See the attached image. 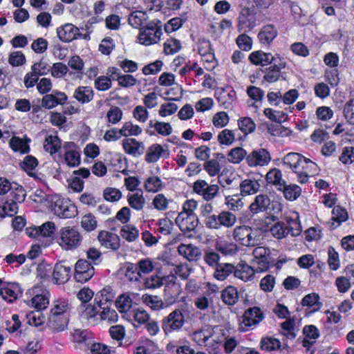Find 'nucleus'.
Instances as JSON below:
<instances>
[{"instance_id": "nucleus-1", "label": "nucleus", "mask_w": 354, "mask_h": 354, "mask_svg": "<svg viewBox=\"0 0 354 354\" xmlns=\"http://www.w3.org/2000/svg\"><path fill=\"white\" fill-rule=\"evenodd\" d=\"M261 232L257 228L247 225L237 226L234 229L233 238L235 241L245 247H255L261 243Z\"/></svg>"}, {"instance_id": "nucleus-2", "label": "nucleus", "mask_w": 354, "mask_h": 354, "mask_svg": "<svg viewBox=\"0 0 354 354\" xmlns=\"http://www.w3.org/2000/svg\"><path fill=\"white\" fill-rule=\"evenodd\" d=\"M82 239L77 229L64 227L59 230L57 242L64 250H74L81 245Z\"/></svg>"}, {"instance_id": "nucleus-3", "label": "nucleus", "mask_w": 354, "mask_h": 354, "mask_svg": "<svg viewBox=\"0 0 354 354\" xmlns=\"http://www.w3.org/2000/svg\"><path fill=\"white\" fill-rule=\"evenodd\" d=\"M161 22L159 20H153L140 29L138 37L140 44L149 46L158 43L162 34Z\"/></svg>"}, {"instance_id": "nucleus-4", "label": "nucleus", "mask_w": 354, "mask_h": 354, "mask_svg": "<svg viewBox=\"0 0 354 354\" xmlns=\"http://www.w3.org/2000/svg\"><path fill=\"white\" fill-rule=\"evenodd\" d=\"M185 323V315L180 309H175L161 321V328L166 336L179 332Z\"/></svg>"}, {"instance_id": "nucleus-5", "label": "nucleus", "mask_w": 354, "mask_h": 354, "mask_svg": "<svg viewBox=\"0 0 354 354\" xmlns=\"http://www.w3.org/2000/svg\"><path fill=\"white\" fill-rule=\"evenodd\" d=\"M264 317V314L260 308L257 306L249 308L245 310L242 317L240 330L245 332L255 328Z\"/></svg>"}, {"instance_id": "nucleus-6", "label": "nucleus", "mask_w": 354, "mask_h": 354, "mask_svg": "<svg viewBox=\"0 0 354 354\" xmlns=\"http://www.w3.org/2000/svg\"><path fill=\"white\" fill-rule=\"evenodd\" d=\"M71 308L70 304L66 300H58L55 302L53 308L51 309V315L49 318L51 327L57 330H64L67 325L68 321L66 318L62 321L61 324H57V317L68 312Z\"/></svg>"}, {"instance_id": "nucleus-7", "label": "nucleus", "mask_w": 354, "mask_h": 354, "mask_svg": "<svg viewBox=\"0 0 354 354\" xmlns=\"http://www.w3.org/2000/svg\"><path fill=\"white\" fill-rule=\"evenodd\" d=\"M270 160L269 151L263 148L254 149L246 156V162L251 167L268 165Z\"/></svg>"}, {"instance_id": "nucleus-8", "label": "nucleus", "mask_w": 354, "mask_h": 354, "mask_svg": "<svg viewBox=\"0 0 354 354\" xmlns=\"http://www.w3.org/2000/svg\"><path fill=\"white\" fill-rule=\"evenodd\" d=\"M194 192L207 201L212 200L218 192V187L216 185H208L204 180H198L194 183Z\"/></svg>"}, {"instance_id": "nucleus-9", "label": "nucleus", "mask_w": 354, "mask_h": 354, "mask_svg": "<svg viewBox=\"0 0 354 354\" xmlns=\"http://www.w3.org/2000/svg\"><path fill=\"white\" fill-rule=\"evenodd\" d=\"M94 274V268L86 260L80 259L75 268V279L77 281L84 283L89 280Z\"/></svg>"}, {"instance_id": "nucleus-10", "label": "nucleus", "mask_w": 354, "mask_h": 354, "mask_svg": "<svg viewBox=\"0 0 354 354\" xmlns=\"http://www.w3.org/2000/svg\"><path fill=\"white\" fill-rule=\"evenodd\" d=\"M176 223L182 232L185 233L190 232L198 226V218L196 214L180 212L176 218Z\"/></svg>"}, {"instance_id": "nucleus-11", "label": "nucleus", "mask_w": 354, "mask_h": 354, "mask_svg": "<svg viewBox=\"0 0 354 354\" xmlns=\"http://www.w3.org/2000/svg\"><path fill=\"white\" fill-rule=\"evenodd\" d=\"M52 207L55 214L60 218H72L77 212L74 205L60 198L53 202Z\"/></svg>"}, {"instance_id": "nucleus-12", "label": "nucleus", "mask_w": 354, "mask_h": 354, "mask_svg": "<svg viewBox=\"0 0 354 354\" xmlns=\"http://www.w3.org/2000/svg\"><path fill=\"white\" fill-rule=\"evenodd\" d=\"M236 222V216L229 211H222L216 215V221L211 225L210 230H218L221 226L225 227H232Z\"/></svg>"}, {"instance_id": "nucleus-13", "label": "nucleus", "mask_w": 354, "mask_h": 354, "mask_svg": "<svg viewBox=\"0 0 354 354\" xmlns=\"http://www.w3.org/2000/svg\"><path fill=\"white\" fill-rule=\"evenodd\" d=\"M68 100L67 95L60 91H54L52 94H46L41 100V105L46 109H53L57 104H64Z\"/></svg>"}, {"instance_id": "nucleus-14", "label": "nucleus", "mask_w": 354, "mask_h": 354, "mask_svg": "<svg viewBox=\"0 0 354 354\" xmlns=\"http://www.w3.org/2000/svg\"><path fill=\"white\" fill-rule=\"evenodd\" d=\"M250 61L255 65L266 66L272 64L277 59L281 60V57L274 56L270 53H264L261 50L252 52L249 56Z\"/></svg>"}, {"instance_id": "nucleus-15", "label": "nucleus", "mask_w": 354, "mask_h": 354, "mask_svg": "<svg viewBox=\"0 0 354 354\" xmlns=\"http://www.w3.org/2000/svg\"><path fill=\"white\" fill-rule=\"evenodd\" d=\"M234 276L243 281H252L255 274L254 268L246 263L240 262L234 266Z\"/></svg>"}, {"instance_id": "nucleus-16", "label": "nucleus", "mask_w": 354, "mask_h": 354, "mask_svg": "<svg viewBox=\"0 0 354 354\" xmlns=\"http://www.w3.org/2000/svg\"><path fill=\"white\" fill-rule=\"evenodd\" d=\"M21 295L22 292L17 283L3 285L0 288V296L9 303L15 301Z\"/></svg>"}, {"instance_id": "nucleus-17", "label": "nucleus", "mask_w": 354, "mask_h": 354, "mask_svg": "<svg viewBox=\"0 0 354 354\" xmlns=\"http://www.w3.org/2000/svg\"><path fill=\"white\" fill-rule=\"evenodd\" d=\"M178 252L189 261H197L201 257V250L192 244H180Z\"/></svg>"}, {"instance_id": "nucleus-18", "label": "nucleus", "mask_w": 354, "mask_h": 354, "mask_svg": "<svg viewBox=\"0 0 354 354\" xmlns=\"http://www.w3.org/2000/svg\"><path fill=\"white\" fill-rule=\"evenodd\" d=\"M97 239L101 245L106 248L115 250L120 246V238L114 233L107 231H102L99 233Z\"/></svg>"}, {"instance_id": "nucleus-19", "label": "nucleus", "mask_w": 354, "mask_h": 354, "mask_svg": "<svg viewBox=\"0 0 354 354\" xmlns=\"http://www.w3.org/2000/svg\"><path fill=\"white\" fill-rule=\"evenodd\" d=\"M272 66L266 68L263 80L269 83L275 82L281 76V70L286 67V63L277 59Z\"/></svg>"}, {"instance_id": "nucleus-20", "label": "nucleus", "mask_w": 354, "mask_h": 354, "mask_svg": "<svg viewBox=\"0 0 354 354\" xmlns=\"http://www.w3.org/2000/svg\"><path fill=\"white\" fill-rule=\"evenodd\" d=\"M79 29L71 24H66L57 30L59 39L64 42H70L79 35Z\"/></svg>"}, {"instance_id": "nucleus-21", "label": "nucleus", "mask_w": 354, "mask_h": 354, "mask_svg": "<svg viewBox=\"0 0 354 354\" xmlns=\"http://www.w3.org/2000/svg\"><path fill=\"white\" fill-rule=\"evenodd\" d=\"M122 145L125 152L133 156H139L145 151L143 143L137 141L134 138H127L124 140Z\"/></svg>"}, {"instance_id": "nucleus-22", "label": "nucleus", "mask_w": 354, "mask_h": 354, "mask_svg": "<svg viewBox=\"0 0 354 354\" xmlns=\"http://www.w3.org/2000/svg\"><path fill=\"white\" fill-rule=\"evenodd\" d=\"M71 268L62 263H56L54 268L53 278L57 284H64L70 279Z\"/></svg>"}, {"instance_id": "nucleus-23", "label": "nucleus", "mask_w": 354, "mask_h": 354, "mask_svg": "<svg viewBox=\"0 0 354 354\" xmlns=\"http://www.w3.org/2000/svg\"><path fill=\"white\" fill-rule=\"evenodd\" d=\"M304 158V157L299 153L290 152L284 156L283 163L293 171L297 172L301 169Z\"/></svg>"}, {"instance_id": "nucleus-24", "label": "nucleus", "mask_w": 354, "mask_h": 354, "mask_svg": "<svg viewBox=\"0 0 354 354\" xmlns=\"http://www.w3.org/2000/svg\"><path fill=\"white\" fill-rule=\"evenodd\" d=\"M94 92L91 87L80 86L74 91L73 97L82 104L88 103L93 100Z\"/></svg>"}, {"instance_id": "nucleus-25", "label": "nucleus", "mask_w": 354, "mask_h": 354, "mask_svg": "<svg viewBox=\"0 0 354 354\" xmlns=\"http://www.w3.org/2000/svg\"><path fill=\"white\" fill-rule=\"evenodd\" d=\"M277 189L281 191L284 197L291 201L296 200L301 195V189L298 185L293 184L286 185L285 182L279 185Z\"/></svg>"}, {"instance_id": "nucleus-26", "label": "nucleus", "mask_w": 354, "mask_h": 354, "mask_svg": "<svg viewBox=\"0 0 354 354\" xmlns=\"http://www.w3.org/2000/svg\"><path fill=\"white\" fill-rule=\"evenodd\" d=\"M180 287L176 283L166 286L164 290V303L165 306L174 304L180 295Z\"/></svg>"}, {"instance_id": "nucleus-27", "label": "nucleus", "mask_w": 354, "mask_h": 354, "mask_svg": "<svg viewBox=\"0 0 354 354\" xmlns=\"http://www.w3.org/2000/svg\"><path fill=\"white\" fill-rule=\"evenodd\" d=\"M270 200L267 195L259 194L257 196L254 201L251 203L250 209L252 214L266 211L269 207Z\"/></svg>"}, {"instance_id": "nucleus-28", "label": "nucleus", "mask_w": 354, "mask_h": 354, "mask_svg": "<svg viewBox=\"0 0 354 354\" xmlns=\"http://www.w3.org/2000/svg\"><path fill=\"white\" fill-rule=\"evenodd\" d=\"M101 307L99 304L95 302L93 305L82 304L80 306L79 310L81 313V316L86 319H95L96 316H99L100 313Z\"/></svg>"}, {"instance_id": "nucleus-29", "label": "nucleus", "mask_w": 354, "mask_h": 354, "mask_svg": "<svg viewBox=\"0 0 354 354\" xmlns=\"http://www.w3.org/2000/svg\"><path fill=\"white\" fill-rule=\"evenodd\" d=\"M201 217L205 227L210 229L212 224L216 221V215L214 213L213 206L209 203H205L200 207Z\"/></svg>"}, {"instance_id": "nucleus-30", "label": "nucleus", "mask_w": 354, "mask_h": 354, "mask_svg": "<svg viewBox=\"0 0 354 354\" xmlns=\"http://www.w3.org/2000/svg\"><path fill=\"white\" fill-rule=\"evenodd\" d=\"M234 266L229 263H221L215 268L214 277L218 281L225 280L230 274H234Z\"/></svg>"}, {"instance_id": "nucleus-31", "label": "nucleus", "mask_w": 354, "mask_h": 354, "mask_svg": "<svg viewBox=\"0 0 354 354\" xmlns=\"http://www.w3.org/2000/svg\"><path fill=\"white\" fill-rule=\"evenodd\" d=\"M221 299L227 306H234L239 301V292L237 289L228 286L221 292Z\"/></svg>"}, {"instance_id": "nucleus-32", "label": "nucleus", "mask_w": 354, "mask_h": 354, "mask_svg": "<svg viewBox=\"0 0 354 354\" xmlns=\"http://www.w3.org/2000/svg\"><path fill=\"white\" fill-rule=\"evenodd\" d=\"M277 36V30L273 25L264 26L259 33L258 38L262 44H268Z\"/></svg>"}, {"instance_id": "nucleus-33", "label": "nucleus", "mask_w": 354, "mask_h": 354, "mask_svg": "<svg viewBox=\"0 0 354 354\" xmlns=\"http://www.w3.org/2000/svg\"><path fill=\"white\" fill-rule=\"evenodd\" d=\"M30 141V140L27 138L21 139L19 137L14 136L10 139L9 144L14 151L26 153L30 151V147L28 145Z\"/></svg>"}, {"instance_id": "nucleus-34", "label": "nucleus", "mask_w": 354, "mask_h": 354, "mask_svg": "<svg viewBox=\"0 0 354 354\" xmlns=\"http://www.w3.org/2000/svg\"><path fill=\"white\" fill-rule=\"evenodd\" d=\"M114 294L111 287H106L97 293L94 301L100 306L112 305Z\"/></svg>"}, {"instance_id": "nucleus-35", "label": "nucleus", "mask_w": 354, "mask_h": 354, "mask_svg": "<svg viewBox=\"0 0 354 354\" xmlns=\"http://www.w3.org/2000/svg\"><path fill=\"white\" fill-rule=\"evenodd\" d=\"M234 97V91L231 90L230 91L227 92L224 88H222L221 91L217 93L216 98L220 104L222 105L225 109H230L232 106Z\"/></svg>"}, {"instance_id": "nucleus-36", "label": "nucleus", "mask_w": 354, "mask_h": 354, "mask_svg": "<svg viewBox=\"0 0 354 354\" xmlns=\"http://www.w3.org/2000/svg\"><path fill=\"white\" fill-rule=\"evenodd\" d=\"M242 195L254 194L258 192L260 187L259 183L257 180L245 179L239 185Z\"/></svg>"}, {"instance_id": "nucleus-37", "label": "nucleus", "mask_w": 354, "mask_h": 354, "mask_svg": "<svg viewBox=\"0 0 354 354\" xmlns=\"http://www.w3.org/2000/svg\"><path fill=\"white\" fill-rule=\"evenodd\" d=\"M124 273L125 277L130 281H138L141 278V274L136 263L127 262L124 268Z\"/></svg>"}, {"instance_id": "nucleus-38", "label": "nucleus", "mask_w": 354, "mask_h": 354, "mask_svg": "<svg viewBox=\"0 0 354 354\" xmlns=\"http://www.w3.org/2000/svg\"><path fill=\"white\" fill-rule=\"evenodd\" d=\"M301 304L312 308L314 312L319 310L322 306V303L319 301V296L317 293L306 295L303 298Z\"/></svg>"}, {"instance_id": "nucleus-39", "label": "nucleus", "mask_w": 354, "mask_h": 354, "mask_svg": "<svg viewBox=\"0 0 354 354\" xmlns=\"http://www.w3.org/2000/svg\"><path fill=\"white\" fill-rule=\"evenodd\" d=\"M333 228L339 227L342 222L345 221L348 218V214L345 209L340 206H336L333 208Z\"/></svg>"}, {"instance_id": "nucleus-40", "label": "nucleus", "mask_w": 354, "mask_h": 354, "mask_svg": "<svg viewBox=\"0 0 354 354\" xmlns=\"http://www.w3.org/2000/svg\"><path fill=\"white\" fill-rule=\"evenodd\" d=\"M303 333L306 336L303 342L304 346L312 344L319 336V330L314 325L306 326L303 329Z\"/></svg>"}, {"instance_id": "nucleus-41", "label": "nucleus", "mask_w": 354, "mask_h": 354, "mask_svg": "<svg viewBox=\"0 0 354 354\" xmlns=\"http://www.w3.org/2000/svg\"><path fill=\"white\" fill-rule=\"evenodd\" d=\"M246 151L240 147L232 149L227 154V160L233 164L240 163L244 158L246 159Z\"/></svg>"}, {"instance_id": "nucleus-42", "label": "nucleus", "mask_w": 354, "mask_h": 354, "mask_svg": "<svg viewBox=\"0 0 354 354\" xmlns=\"http://www.w3.org/2000/svg\"><path fill=\"white\" fill-rule=\"evenodd\" d=\"M147 19V15L145 12L136 10L130 14L128 21L133 28L140 29Z\"/></svg>"}, {"instance_id": "nucleus-43", "label": "nucleus", "mask_w": 354, "mask_h": 354, "mask_svg": "<svg viewBox=\"0 0 354 354\" xmlns=\"http://www.w3.org/2000/svg\"><path fill=\"white\" fill-rule=\"evenodd\" d=\"M164 151L162 147L158 144L152 145L149 147L146 156L145 160L147 162H157Z\"/></svg>"}, {"instance_id": "nucleus-44", "label": "nucleus", "mask_w": 354, "mask_h": 354, "mask_svg": "<svg viewBox=\"0 0 354 354\" xmlns=\"http://www.w3.org/2000/svg\"><path fill=\"white\" fill-rule=\"evenodd\" d=\"M111 305L102 306L99 317L101 320H106L109 322H116L118 319L117 312L111 308Z\"/></svg>"}, {"instance_id": "nucleus-45", "label": "nucleus", "mask_w": 354, "mask_h": 354, "mask_svg": "<svg viewBox=\"0 0 354 354\" xmlns=\"http://www.w3.org/2000/svg\"><path fill=\"white\" fill-rule=\"evenodd\" d=\"M142 300L145 304L154 310L166 307L164 301L157 295H145L142 296Z\"/></svg>"}, {"instance_id": "nucleus-46", "label": "nucleus", "mask_w": 354, "mask_h": 354, "mask_svg": "<svg viewBox=\"0 0 354 354\" xmlns=\"http://www.w3.org/2000/svg\"><path fill=\"white\" fill-rule=\"evenodd\" d=\"M64 160L70 167H75L80 163V152L77 149L67 150L64 153Z\"/></svg>"}, {"instance_id": "nucleus-47", "label": "nucleus", "mask_w": 354, "mask_h": 354, "mask_svg": "<svg viewBox=\"0 0 354 354\" xmlns=\"http://www.w3.org/2000/svg\"><path fill=\"white\" fill-rule=\"evenodd\" d=\"M37 159L31 155L26 156L21 163V168L29 175L32 176V172L38 165Z\"/></svg>"}, {"instance_id": "nucleus-48", "label": "nucleus", "mask_w": 354, "mask_h": 354, "mask_svg": "<svg viewBox=\"0 0 354 354\" xmlns=\"http://www.w3.org/2000/svg\"><path fill=\"white\" fill-rule=\"evenodd\" d=\"M127 200L129 205L136 210H141L145 204V199L142 193L129 194Z\"/></svg>"}, {"instance_id": "nucleus-49", "label": "nucleus", "mask_w": 354, "mask_h": 354, "mask_svg": "<svg viewBox=\"0 0 354 354\" xmlns=\"http://www.w3.org/2000/svg\"><path fill=\"white\" fill-rule=\"evenodd\" d=\"M162 183L160 178L158 176H150L145 182V188L148 192H158L161 187Z\"/></svg>"}, {"instance_id": "nucleus-50", "label": "nucleus", "mask_w": 354, "mask_h": 354, "mask_svg": "<svg viewBox=\"0 0 354 354\" xmlns=\"http://www.w3.org/2000/svg\"><path fill=\"white\" fill-rule=\"evenodd\" d=\"M217 139L221 145H230L235 140L234 131L225 129L218 133Z\"/></svg>"}, {"instance_id": "nucleus-51", "label": "nucleus", "mask_w": 354, "mask_h": 354, "mask_svg": "<svg viewBox=\"0 0 354 354\" xmlns=\"http://www.w3.org/2000/svg\"><path fill=\"white\" fill-rule=\"evenodd\" d=\"M121 236L129 242L135 241L138 236V230L131 225H124L120 230Z\"/></svg>"}, {"instance_id": "nucleus-52", "label": "nucleus", "mask_w": 354, "mask_h": 354, "mask_svg": "<svg viewBox=\"0 0 354 354\" xmlns=\"http://www.w3.org/2000/svg\"><path fill=\"white\" fill-rule=\"evenodd\" d=\"M31 304L37 311L40 312V310L47 308L49 304V299L46 295H37L31 299Z\"/></svg>"}, {"instance_id": "nucleus-53", "label": "nucleus", "mask_w": 354, "mask_h": 354, "mask_svg": "<svg viewBox=\"0 0 354 354\" xmlns=\"http://www.w3.org/2000/svg\"><path fill=\"white\" fill-rule=\"evenodd\" d=\"M239 129L245 135L254 131L256 125L250 118H242L238 121Z\"/></svg>"}, {"instance_id": "nucleus-54", "label": "nucleus", "mask_w": 354, "mask_h": 354, "mask_svg": "<svg viewBox=\"0 0 354 354\" xmlns=\"http://www.w3.org/2000/svg\"><path fill=\"white\" fill-rule=\"evenodd\" d=\"M280 342L275 338L265 337L261 341V348L266 351H272L280 348Z\"/></svg>"}, {"instance_id": "nucleus-55", "label": "nucleus", "mask_w": 354, "mask_h": 354, "mask_svg": "<svg viewBox=\"0 0 354 354\" xmlns=\"http://www.w3.org/2000/svg\"><path fill=\"white\" fill-rule=\"evenodd\" d=\"M122 136L128 137L130 136H138L141 133L142 129L131 122H127L121 129Z\"/></svg>"}, {"instance_id": "nucleus-56", "label": "nucleus", "mask_w": 354, "mask_h": 354, "mask_svg": "<svg viewBox=\"0 0 354 354\" xmlns=\"http://www.w3.org/2000/svg\"><path fill=\"white\" fill-rule=\"evenodd\" d=\"M281 171L277 169L270 170L266 174V180L268 183L275 185L277 188L279 185L283 184V180H281Z\"/></svg>"}, {"instance_id": "nucleus-57", "label": "nucleus", "mask_w": 354, "mask_h": 354, "mask_svg": "<svg viewBox=\"0 0 354 354\" xmlns=\"http://www.w3.org/2000/svg\"><path fill=\"white\" fill-rule=\"evenodd\" d=\"M181 48L180 41L176 39H168L164 44V52L166 55L177 53Z\"/></svg>"}, {"instance_id": "nucleus-58", "label": "nucleus", "mask_w": 354, "mask_h": 354, "mask_svg": "<svg viewBox=\"0 0 354 354\" xmlns=\"http://www.w3.org/2000/svg\"><path fill=\"white\" fill-rule=\"evenodd\" d=\"M151 127H153L156 131L160 135L167 136L172 133V127L168 122H156L153 124V121L149 123Z\"/></svg>"}, {"instance_id": "nucleus-59", "label": "nucleus", "mask_w": 354, "mask_h": 354, "mask_svg": "<svg viewBox=\"0 0 354 354\" xmlns=\"http://www.w3.org/2000/svg\"><path fill=\"white\" fill-rule=\"evenodd\" d=\"M132 306V299L127 295H120L116 301V306L121 313L127 312Z\"/></svg>"}, {"instance_id": "nucleus-60", "label": "nucleus", "mask_w": 354, "mask_h": 354, "mask_svg": "<svg viewBox=\"0 0 354 354\" xmlns=\"http://www.w3.org/2000/svg\"><path fill=\"white\" fill-rule=\"evenodd\" d=\"M122 192L117 188L106 187L103 192L104 198L110 202H116L122 197Z\"/></svg>"}, {"instance_id": "nucleus-61", "label": "nucleus", "mask_w": 354, "mask_h": 354, "mask_svg": "<svg viewBox=\"0 0 354 354\" xmlns=\"http://www.w3.org/2000/svg\"><path fill=\"white\" fill-rule=\"evenodd\" d=\"M81 225L87 232L94 230L97 227L95 217L91 214L84 215L82 218Z\"/></svg>"}, {"instance_id": "nucleus-62", "label": "nucleus", "mask_w": 354, "mask_h": 354, "mask_svg": "<svg viewBox=\"0 0 354 354\" xmlns=\"http://www.w3.org/2000/svg\"><path fill=\"white\" fill-rule=\"evenodd\" d=\"M111 80L107 76L102 75L95 80L94 86L100 91H105L111 87Z\"/></svg>"}, {"instance_id": "nucleus-63", "label": "nucleus", "mask_w": 354, "mask_h": 354, "mask_svg": "<svg viewBox=\"0 0 354 354\" xmlns=\"http://www.w3.org/2000/svg\"><path fill=\"white\" fill-rule=\"evenodd\" d=\"M270 230L272 235L277 239H283L288 234V229L281 222L275 223Z\"/></svg>"}, {"instance_id": "nucleus-64", "label": "nucleus", "mask_w": 354, "mask_h": 354, "mask_svg": "<svg viewBox=\"0 0 354 354\" xmlns=\"http://www.w3.org/2000/svg\"><path fill=\"white\" fill-rule=\"evenodd\" d=\"M343 112L347 122L354 125V98L348 100L345 104Z\"/></svg>"}]
</instances>
